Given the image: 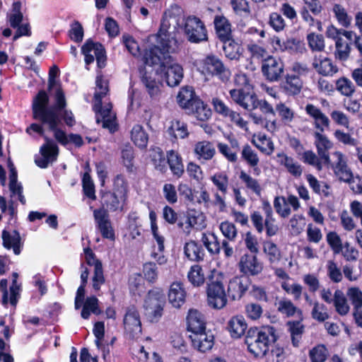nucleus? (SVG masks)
Returning a JSON list of instances; mask_svg holds the SVG:
<instances>
[{"instance_id":"obj_1","label":"nucleus","mask_w":362,"mask_h":362,"mask_svg":"<svg viewBox=\"0 0 362 362\" xmlns=\"http://www.w3.org/2000/svg\"><path fill=\"white\" fill-rule=\"evenodd\" d=\"M181 30L187 40L192 43H200L208 40L204 23L197 16L185 17L183 8L177 4L171 5L163 13L157 42L168 52H175L181 42Z\"/></svg>"},{"instance_id":"obj_2","label":"nucleus","mask_w":362,"mask_h":362,"mask_svg":"<svg viewBox=\"0 0 362 362\" xmlns=\"http://www.w3.org/2000/svg\"><path fill=\"white\" fill-rule=\"evenodd\" d=\"M49 97L45 91L41 90L34 98L33 102V118L49 127L54 132L55 139L62 145L69 144V135L57 128L61 122L60 115L66 106V100L61 88H58L55 95V104L48 107Z\"/></svg>"},{"instance_id":"obj_3","label":"nucleus","mask_w":362,"mask_h":362,"mask_svg":"<svg viewBox=\"0 0 362 362\" xmlns=\"http://www.w3.org/2000/svg\"><path fill=\"white\" fill-rule=\"evenodd\" d=\"M166 53L168 52L161 46H153L146 50L143 60L149 66L161 64L167 84L170 87L177 86L183 78V69L180 64L172 62Z\"/></svg>"},{"instance_id":"obj_4","label":"nucleus","mask_w":362,"mask_h":362,"mask_svg":"<svg viewBox=\"0 0 362 362\" xmlns=\"http://www.w3.org/2000/svg\"><path fill=\"white\" fill-rule=\"evenodd\" d=\"M107 92V81L104 80L100 76H97L96 90L94 94V110L96 112V121L97 123L101 124L103 128L108 129L110 132H115L117 130L116 115L112 110V104L108 103L103 107L101 105L102 98Z\"/></svg>"},{"instance_id":"obj_5","label":"nucleus","mask_w":362,"mask_h":362,"mask_svg":"<svg viewBox=\"0 0 362 362\" xmlns=\"http://www.w3.org/2000/svg\"><path fill=\"white\" fill-rule=\"evenodd\" d=\"M276 340V330L272 326L250 328L245 335V343L248 351L255 356H263L269 347Z\"/></svg>"},{"instance_id":"obj_6","label":"nucleus","mask_w":362,"mask_h":362,"mask_svg":"<svg viewBox=\"0 0 362 362\" xmlns=\"http://www.w3.org/2000/svg\"><path fill=\"white\" fill-rule=\"evenodd\" d=\"M128 192L127 181L122 175H117L114 178L112 189L103 193L101 197L102 209H104L107 213L108 211H122L127 202Z\"/></svg>"},{"instance_id":"obj_7","label":"nucleus","mask_w":362,"mask_h":362,"mask_svg":"<svg viewBox=\"0 0 362 362\" xmlns=\"http://www.w3.org/2000/svg\"><path fill=\"white\" fill-rule=\"evenodd\" d=\"M225 276L217 270H212L209 276L207 286V302L214 309H221L227 304V297L224 288Z\"/></svg>"},{"instance_id":"obj_8","label":"nucleus","mask_w":362,"mask_h":362,"mask_svg":"<svg viewBox=\"0 0 362 362\" xmlns=\"http://www.w3.org/2000/svg\"><path fill=\"white\" fill-rule=\"evenodd\" d=\"M199 71L206 77H217L223 83H227L231 76V71L222 60L215 54L206 55L199 63Z\"/></svg>"},{"instance_id":"obj_9","label":"nucleus","mask_w":362,"mask_h":362,"mask_svg":"<svg viewBox=\"0 0 362 362\" xmlns=\"http://www.w3.org/2000/svg\"><path fill=\"white\" fill-rule=\"evenodd\" d=\"M257 108L259 109L260 112L265 116V117L255 112L250 113L249 117L251 118L254 124L264 127L269 132H275L278 129L276 119H267V117L269 116L275 117L276 115L275 110L273 106L266 100H258L257 97H256L253 107H251L250 111L254 110Z\"/></svg>"},{"instance_id":"obj_10","label":"nucleus","mask_w":362,"mask_h":362,"mask_svg":"<svg viewBox=\"0 0 362 362\" xmlns=\"http://www.w3.org/2000/svg\"><path fill=\"white\" fill-rule=\"evenodd\" d=\"M165 296L158 289L151 290L144 300L145 315L151 322H158L163 315Z\"/></svg>"},{"instance_id":"obj_11","label":"nucleus","mask_w":362,"mask_h":362,"mask_svg":"<svg viewBox=\"0 0 362 362\" xmlns=\"http://www.w3.org/2000/svg\"><path fill=\"white\" fill-rule=\"evenodd\" d=\"M81 52L85 56V62L89 65L96 59L98 66L100 69L105 67L106 62L105 51L103 46L89 39L86 40L81 47Z\"/></svg>"},{"instance_id":"obj_12","label":"nucleus","mask_w":362,"mask_h":362,"mask_svg":"<svg viewBox=\"0 0 362 362\" xmlns=\"http://www.w3.org/2000/svg\"><path fill=\"white\" fill-rule=\"evenodd\" d=\"M45 143L40 147L41 156L35 158L36 165L41 168H46L49 164L53 163L57 159L59 148L57 144L47 136H44Z\"/></svg>"},{"instance_id":"obj_13","label":"nucleus","mask_w":362,"mask_h":362,"mask_svg":"<svg viewBox=\"0 0 362 362\" xmlns=\"http://www.w3.org/2000/svg\"><path fill=\"white\" fill-rule=\"evenodd\" d=\"M274 207L279 216L285 218L291 215V207L294 211H297L300 207V204L295 195L289 194L287 197L278 196L274 198Z\"/></svg>"},{"instance_id":"obj_14","label":"nucleus","mask_w":362,"mask_h":362,"mask_svg":"<svg viewBox=\"0 0 362 362\" xmlns=\"http://www.w3.org/2000/svg\"><path fill=\"white\" fill-rule=\"evenodd\" d=\"M250 280L246 276H237L230 279L228 284L227 294L233 300H240L248 290Z\"/></svg>"},{"instance_id":"obj_15","label":"nucleus","mask_w":362,"mask_h":362,"mask_svg":"<svg viewBox=\"0 0 362 362\" xmlns=\"http://www.w3.org/2000/svg\"><path fill=\"white\" fill-rule=\"evenodd\" d=\"M284 63L280 59L269 57L262 65L263 75L269 81H277L284 73Z\"/></svg>"},{"instance_id":"obj_16","label":"nucleus","mask_w":362,"mask_h":362,"mask_svg":"<svg viewBox=\"0 0 362 362\" xmlns=\"http://www.w3.org/2000/svg\"><path fill=\"white\" fill-rule=\"evenodd\" d=\"M93 216L102 236L104 238L114 240L115 232L108 213L104 209H95Z\"/></svg>"},{"instance_id":"obj_17","label":"nucleus","mask_w":362,"mask_h":362,"mask_svg":"<svg viewBox=\"0 0 362 362\" xmlns=\"http://www.w3.org/2000/svg\"><path fill=\"white\" fill-rule=\"evenodd\" d=\"M232 100L243 109L250 111L253 107L257 95L252 90L234 88L229 91Z\"/></svg>"},{"instance_id":"obj_18","label":"nucleus","mask_w":362,"mask_h":362,"mask_svg":"<svg viewBox=\"0 0 362 362\" xmlns=\"http://www.w3.org/2000/svg\"><path fill=\"white\" fill-rule=\"evenodd\" d=\"M241 273L248 276H256L263 270V264L256 255L245 254L243 255L238 263Z\"/></svg>"},{"instance_id":"obj_19","label":"nucleus","mask_w":362,"mask_h":362,"mask_svg":"<svg viewBox=\"0 0 362 362\" xmlns=\"http://www.w3.org/2000/svg\"><path fill=\"white\" fill-rule=\"evenodd\" d=\"M124 327L127 334L132 338L138 337L141 333V323L138 311L129 308L124 317Z\"/></svg>"},{"instance_id":"obj_20","label":"nucleus","mask_w":362,"mask_h":362,"mask_svg":"<svg viewBox=\"0 0 362 362\" xmlns=\"http://www.w3.org/2000/svg\"><path fill=\"white\" fill-rule=\"evenodd\" d=\"M187 291L180 282L175 281L170 284L168 299L169 303L175 308H180L186 302Z\"/></svg>"},{"instance_id":"obj_21","label":"nucleus","mask_w":362,"mask_h":362,"mask_svg":"<svg viewBox=\"0 0 362 362\" xmlns=\"http://www.w3.org/2000/svg\"><path fill=\"white\" fill-rule=\"evenodd\" d=\"M187 327L192 334L206 331V319L204 315L196 309H190L187 316Z\"/></svg>"},{"instance_id":"obj_22","label":"nucleus","mask_w":362,"mask_h":362,"mask_svg":"<svg viewBox=\"0 0 362 362\" xmlns=\"http://www.w3.org/2000/svg\"><path fill=\"white\" fill-rule=\"evenodd\" d=\"M315 136V145L317 148V155L323 159V163L327 166L331 165L329 155L328 151L332 148V143L319 132L314 134Z\"/></svg>"},{"instance_id":"obj_23","label":"nucleus","mask_w":362,"mask_h":362,"mask_svg":"<svg viewBox=\"0 0 362 362\" xmlns=\"http://www.w3.org/2000/svg\"><path fill=\"white\" fill-rule=\"evenodd\" d=\"M247 324L242 315L233 316L227 322L226 329L233 339H240L245 333Z\"/></svg>"},{"instance_id":"obj_24","label":"nucleus","mask_w":362,"mask_h":362,"mask_svg":"<svg viewBox=\"0 0 362 362\" xmlns=\"http://www.w3.org/2000/svg\"><path fill=\"white\" fill-rule=\"evenodd\" d=\"M1 236L4 247L8 250L12 249L16 255H20L23 243L19 233L15 230L11 232L4 230Z\"/></svg>"},{"instance_id":"obj_25","label":"nucleus","mask_w":362,"mask_h":362,"mask_svg":"<svg viewBox=\"0 0 362 362\" xmlns=\"http://www.w3.org/2000/svg\"><path fill=\"white\" fill-rule=\"evenodd\" d=\"M214 144L209 141H201L195 144L194 153L197 160L201 162L211 160L216 154Z\"/></svg>"},{"instance_id":"obj_26","label":"nucleus","mask_w":362,"mask_h":362,"mask_svg":"<svg viewBox=\"0 0 362 362\" xmlns=\"http://www.w3.org/2000/svg\"><path fill=\"white\" fill-rule=\"evenodd\" d=\"M193 346L201 352L210 350L214 346V336L205 331L190 335Z\"/></svg>"},{"instance_id":"obj_27","label":"nucleus","mask_w":362,"mask_h":362,"mask_svg":"<svg viewBox=\"0 0 362 362\" xmlns=\"http://www.w3.org/2000/svg\"><path fill=\"white\" fill-rule=\"evenodd\" d=\"M305 110L313 119L314 125L316 129H319L320 132H323L325 128L328 127L329 120L318 107L313 104H308L305 107Z\"/></svg>"},{"instance_id":"obj_28","label":"nucleus","mask_w":362,"mask_h":362,"mask_svg":"<svg viewBox=\"0 0 362 362\" xmlns=\"http://www.w3.org/2000/svg\"><path fill=\"white\" fill-rule=\"evenodd\" d=\"M187 223L185 227L187 233H190L191 228L197 230H202L206 228V216L205 215L194 209H189L187 211Z\"/></svg>"},{"instance_id":"obj_29","label":"nucleus","mask_w":362,"mask_h":362,"mask_svg":"<svg viewBox=\"0 0 362 362\" xmlns=\"http://www.w3.org/2000/svg\"><path fill=\"white\" fill-rule=\"evenodd\" d=\"M278 163L284 165L287 171L293 177H299L303 173V168L300 164L296 161L292 157L288 156L284 153H279L276 155Z\"/></svg>"},{"instance_id":"obj_30","label":"nucleus","mask_w":362,"mask_h":362,"mask_svg":"<svg viewBox=\"0 0 362 362\" xmlns=\"http://www.w3.org/2000/svg\"><path fill=\"white\" fill-rule=\"evenodd\" d=\"M262 209L265 214L264 228H266L267 235L269 237L275 235L279 230V227L276 224L273 210L268 201L263 202Z\"/></svg>"},{"instance_id":"obj_31","label":"nucleus","mask_w":362,"mask_h":362,"mask_svg":"<svg viewBox=\"0 0 362 362\" xmlns=\"http://www.w3.org/2000/svg\"><path fill=\"white\" fill-rule=\"evenodd\" d=\"M187 111L189 115H193L199 121L208 120L212 115L211 110L200 99H198L192 103Z\"/></svg>"},{"instance_id":"obj_32","label":"nucleus","mask_w":362,"mask_h":362,"mask_svg":"<svg viewBox=\"0 0 362 362\" xmlns=\"http://www.w3.org/2000/svg\"><path fill=\"white\" fill-rule=\"evenodd\" d=\"M81 308V316L85 320H88L91 313L95 315L102 313V310L99 306V300L94 296L87 297L83 300Z\"/></svg>"},{"instance_id":"obj_33","label":"nucleus","mask_w":362,"mask_h":362,"mask_svg":"<svg viewBox=\"0 0 362 362\" xmlns=\"http://www.w3.org/2000/svg\"><path fill=\"white\" fill-rule=\"evenodd\" d=\"M252 143L263 153L270 156L274 151V145L271 139L266 134L259 133L253 136Z\"/></svg>"},{"instance_id":"obj_34","label":"nucleus","mask_w":362,"mask_h":362,"mask_svg":"<svg viewBox=\"0 0 362 362\" xmlns=\"http://www.w3.org/2000/svg\"><path fill=\"white\" fill-rule=\"evenodd\" d=\"M184 253L189 260L194 262L202 261L205 255L202 245L194 240H190L185 243Z\"/></svg>"},{"instance_id":"obj_35","label":"nucleus","mask_w":362,"mask_h":362,"mask_svg":"<svg viewBox=\"0 0 362 362\" xmlns=\"http://www.w3.org/2000/svg\"><path fill=\"white\" fill-rule=\"evenodd\" d=\"M168 163L174 176L177 178L182 176L185 170L182 159L179 153L173 150L167 153Z\"/></svg>"},{"instance_id":"obj_36","label":"nucleus","mask_w":362,"mask_h":362,"mask_svg":"<svg viewBox=\"0 0 362 362\" xmlns=\"http://www.w3.org/2000/svg\"><path fill=\"white\" fill-rule=\"evenodd\" d=\"M216 34L221 40H226L231 36V25L223 16H216L214 18Z\"/></svg>"},{"instance_id":"obj_37","label":"nucleus","mask_w":362,"mask_h":362,"mask_svg":"<svg viewBox=\"0 0 362 362\" xmlns=\"http://www.w3.org/2000/svg\"><path fill=\"white\" fill-rule=\"evenodd\" d=\"M199 98L196 97L192 87H183L179 91L177 96V101L179 105L187 110L192 103Z\"/></svg>"},{"instance_id":"obj_38","label":"nucleus","mask_w":362,"mask_h":362,"mask_svg":"<svg viewBox=\"0 0 362 362\" xmlns=\"http://www.w3.org/2000/svg\"><path fill=\"white\" fill-rule=\"evenodd\" d=\"M221 41L223 42V50L225 56L230 60L239 59L243 53L241 45L230 37Z\"/></svg>"},{"instance_id":"obj_39","label":"nucleus","mask_w":362,"mask_h":362,"mask_svg":"<svg viewBox=\"0 0 362 362\" xmlns=\"http://www.w3.org/2000/svg\"><path fill=\"white\" fill-rule=\"evenodd\" d=\"M242 158L253 168L254 174L259 175L260 174V169L258 168L259 159L257 153L249 145L243 146L241 152Z\"/></svg>"},{"instance_id":"obj_40","label":"nucleus","mask_w":362,"mask_h":362,"mask_svg":"<svg viewBox=\"0 0 362 362\" xmlns=\"http://www.w3.org/2000/svg\"><path fill=\"white\" fill-rule=\"evenodd\" d=\"M303 87V82L299 76L296 75H288L286 81L281 85L284 91L289 95L298 94Z\"/></svg>"},{"instance_id":"obj_41","label":"nucleus","mask_w":362,"mask_h":362,"mask_svg":"<svg viewBox=\"0 0 362 362\" xmlns=\"http://www.w3.org/2000/svg\"><path fill=\"white\" fill-rule=\"evenodd\" d=\"M313 65L315 70L322 75H332L337 71V66H333L331 60L327 57H315Z\"/></svg>"},{"instance_id":"obj_42","label":"nucleus","mask_w":362,"mask_h":362,"mask_svg":"<svg viewBox=\"0 0 362 362\" xmlns=\"http://www.w3.org/2000/svg\"><path fill=\"white\" fill-rule=\"evenodd\" d=\"M239 178L242 182L245 185L246 189L257 196H261L262 192V187L260 182L252 177L250 174L247 173L244 170L240 172Z\"/></svg>"},{"instance_id":"obj_43","label":"nucleus","mask_w":362,"mask_h":362,"mask_svg":"<svg viewBox=\"0 0 362 362\" xmlns=\"http://www.w3.org/2000/svg\"><path fill=\"white\" fill-rule=\"evenodd\" d=\"M201 240L209 252L212 255L220 253L221 247L216 235L214 233H203Z\"/></svg>"},{"instance_id":"obj_44","label":"nucleus","mask_w":362,"mask_h":362,"mask_svg":"<svg viewBox=\"0 0 362 362\" xmlns=\"http://www.w3.org/2000/svg\"><path fill=\"white\" fill-rule=\"evenodd\" d=\"M131 139L140 148H145L148 141V136L143 127L134 125L131 131Z\"/></svg>"},{"instance_id":"obj_45","label":"nucleus","mask_w":362,"mask_h":362,"mask_svg":"<svg viewBox=\"0 0 362 362\" xmlns=\"http://www.w3.org/2000/svg\"><path fill=\"white\" fill-rule=\"evenodd\" d=\"M277 305L278 311L287 317H292L296 313L302 315V311L289 299L283 298L278 302Z\"/></svg>"},{"instance_id":"obj_46","label":"nucleus","mask_w":362,"mask_h":362,"mask_svg":"<svg viewBox=\"0 0 362 362\" xmlns=\"http://www.w3.org/2000/svg\"><path fill=\"white\" fill-rule=\"evenodd\" d=\"M343 35L349 42H341V60L346 59L349 56L353 42H356V37H358L354 31L344 30L341 31V35Z\"/></svg>"},{"instance_id":"obj_47","label":"nucleus","mask_w":362,"mask_h":362,"mask_svg":"<svg viewBox=\"0 0 362 362\" xmlns=\"http://www.w3.org/2000/svg\"><path fill=\"white\" fill-rule=\"evenodd\" d=\"M189 281L195 287L200 286L205 281L204 274L199 265L192 266L187 274Z\"/></svg>"},{"instance_id":"obj_48","label":"nucleus","mask_w":362,"mask_h":362,"mask_svg":"<svg viewBox=\"0 0 362 362\" xmlns=\"http://www.w3.org/2000/svg\"><path fill=\"white\" fill-rule=\"evenodd\" d=\"M263 250L267 255L270 263L278 262L281 259V252L277 245L271 240L263 243Z\"/></svg>"},{"instance_id":"obj_49","label":"nucleus","mask_w":362,"mask_h":362,"mask_svg":"<svg viewBox=\"0 0 362 362\" xmlns=\"http://www.w3.org/2000/svg\"><path fill=\"white\" fill-rule=\"evenodd\" d=\"M141 81L151 98H157L160 93L158 83L150 76H148L146 73L141 76Z\"/></svg>"},{"instance_id":"obj_50","label":"nucleus","mask_w":362,"mask_h":362,"mask_svg":"<svg viewBox=\"0 0 362 362\" xmlns=\"http://www.w3.org/2000/svg\"><path fill=\"white\" fill-rule=\"evenodd\" d=\"M8 19L10 25L13 28L18 27L23 21V14L21 12V3L20 1L13 4L11 12L8 15Z\"/></svg>"},{"instance_id":"obj_51","label":"nucleus","mask_w":362,"mask_h":362,"mask_svg":"<svg viewBox=\"0 0 362 362\" xmlns=\"http://www.w3.org/2000/svg\"><path fill=\"white\" fill-rule=\"evenodd\" d=\"M321 298L328 304L332 303L336 311L339 313V290L336 289L334 293L330 288H323L320 291Z\"/></svg>"},{"instance_id":"obj_52","label":"nucleus","mask_w":362,"mask_h":362,"mask_svg":"<svg viewBox=\"0 0 362 362\" xmlns=\"http://www.w3.org/2000/svg\"><path fill=\"white\" fill-rule=\"evenodd\" d=\"M169 131L175 138L185 139L189 135L187 124L179 119L171 122Z\"/></svg>"},{"instance_id":"obj_53","label":"nucleus","mask_w":362,"mask_h":362,"mask_svg":"<svg viewBox=\"0 0 362 362\" xmlns=\"http://www.w3.org/2000/svg\"><path fill=\"white\" fill-rule=\"evenodd\" d=\"M302 160L303 163L315 167L317 170L320 171L322 169L325 163L323 159L320 156H317L312 151H306L302 155ZM325 165H327L325 164Z\"/></svg>"},{"instance_id":"obj_54","label":"nucleus","mask_w":362,"mask_h":362,"mask_svg":"<svg viewBox=\"0 0 362 362\" xmlns=\"http://www.w3.org/2000/svg\"><path fill=\"white\" fill-rule=\"evenodd\" d=\"M211 180L217 187V189L222 193L226 194L227 192L229 179L228 176L225 172H219L215 173L213 176H211Z\"/></svg>"},{"instance_id":"obj_55","label":"nucleus","mask_w":362,"mask_h":362,"mask_svg":"<svg viewBox=\"0 0 362 362\" xmlns=\"http://www.w3.org/2000/svg\"><path fill=\"white\" fill-rule=\"evenodd\" d=\"M328 354V351L323 344H318L309 351L311 362H325Z\"/></svg>"},{"instance_id":"obj_56","label":"nucleus","mask_w":362,"mask_h":362,"mask_svg":"<svg viewBox=\"0 0 362 362\" xmlns=\"http://www.w3.org/2000/svg\"><path fill=\"white\" fill-rule=\"evenodd\" d=\"M219 229L226 240L235 241L238 236L236 226L228 221H223L219 225Z\"/></svg>"},{"instance_id":"obj_57","label":"nucleus","mask_w":362,"mask_h":362,"mask_svg":"<svg viewBox=\"0 0 362 362\" xmlns=\"http://www.w3.org/2000/svg\"><path fill=\"white\" fill-rule=\"evenodd\" d=\"M308 45L313 51L322 52L325 49L324 37L322 35L314 33L308 35Z\"/></svg>"},{"instance_id":"obj_58","label":"nucleus","mask_w":362,"mask_h":362,"mask_svg":"<svg viewBox=\"0 0 362 362\" xmlns=\"http://www.w3.org/2000/svg\"><path fill=\"white\" fill-rule=\"evenodd\" d=\"M281 288L288 294L293 296L295 300H299L303 293V287L298 283L290 284L286 281L281 283Z\"/></svg>"},{"instance_id":"obj_59","label":"nucleus","mask_w":362,"mask_h":362,"mask_svg":"<svg viewBox=\"0 0 362 362\" xmlns=\"http://www.w3.org/2000/svg\"><path fill=\"white\" fill-rule=\"evenodd\" d=\"M276 110L277 111L282 122L285 124L292 122L294 117V112L283 103H279L276 105Z\"/></svg>"},{"instance_id":"obj_60","label":"nucleus","mask_w":362,"mask_h":362,"mask_svg":"<svg viewBox=\"0 0 362 362\" xmlns=\"http://www.w3.org/2000/svg\"><path fill=\"white\" fill-rule=\"evenodd\" d=\"M346 295L349 300L353 305L354 309L362 308V291L358 288H350Z\"/></svg>"},{"instance_id":"obj_61","label":"nucleus","mask_w":362,"mask_h":362,"mask_svg":"<svg viewBox=\"0 0 362 362\" xmlns=\"http://www.w3.org/2000/svg\"><path fill=\"white\" fill-rule=\"evenodd\" d=\"M93 288L95 291L100 290V286L105 283L102 263H97L94 267V274L93 276Z\"/></svg>"},{"instance_id":"obj_62","label":"nucleus","mask_w":362,"mask_h":362,"mask_svg":"<svg viewBox=\"0 0 362 362\" xmlns=\"http://www.w3.org/2000/svg\"><path fill=\"white\" fill-rule=\"evenodd\" d=\"M311 315L313 319L319 322H324L329 317L325 305L320 303L318 301L314 302Z\"/></svg>"},{"instance_id":"obj_63","label":"nucleus","mask_w":362,"mask_h":362,"mask_svg":"<svg viewBox=\"0 0 362 362\" xmlns=\"http://www.w3.org/2000/svg\"><path fill=\"white\" fill-rule=\"evenodd\" d=\"M211 104L214 111L221 116L226 118L233 111L222 100L218 98H213Z\"/></svg>"},{"instance_id":"obj_64","label":"nucleus","mask_w":362,"mask_h":362,"mask_svg":"<svg viewBox=\"0 0 362 362\" xmlns=\"http://www.w3.org/2000/svg\"><path fill=\"white\" fill-rule=\"evenodd\" d=\"M84 194L92 199H95V186L88 172L85 173L82 179Z\"/></svg>"}]
</instances>
